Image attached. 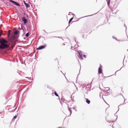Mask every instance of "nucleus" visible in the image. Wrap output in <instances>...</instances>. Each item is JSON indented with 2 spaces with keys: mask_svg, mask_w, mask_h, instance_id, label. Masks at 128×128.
<instances>
[{
  "mask_svg": "<svg viewBox=\"0 0 128 128\" xmlns=\"http://www.w3.org/2000/svg\"><path fill=\"white\" fill-rule=\"evenodd\" d=\"M86 102L87 103H88V104H89L90 103V100H89L88 98L86 99Z\"/></svg>",
  "mask_w": 128,
  "mask_h": 128,
  "instance_id": "1a4fd4ad",
  "label": "nucleus"
},
{
  "mask_svg": "<svg viewBox=\"0 0 128 128\" xmlns=\"http://www.w3.org/2000/svg\"><path fill=\"white\" fill-rule=\"evenodd\" d=\"M73 18H72L70 19V20H72L73 19Z\"/></svg>",
  "mask_w": 128,
  "mask_h": 128,
  "instance_id": "aec40b11",
  "label": "nucleus"
},
{
  "mask_svg": "<svg viewBox=\"0 0 128 128\" xmlns=\"http://www.w3.org/2000/svg\"><path fill=\"white\" fill-rule=\"evenodd\" d=\"M110 2L109 0L108 1V4H110Z\"/></svg>",
  "mask_w": 128,
  "mask_h": 128,
  "instance_id": "a211bd4d",
  "label": "nucleus"
},
{
  "mask_svg": "<svg viewBox=\"0 0 128 128\" xmlns=\"http://www.w3.org/2000/svg\"><path fill=\"white\" fill-rule=\"evenodd\" d=\"M78 54H79V56H80V58L82 59H83L84 58H83V56H82V52H81V51H78Z\"/></svg>",
  "mask_w": 128,
  "mask_h": 128,
  "instance_id": "423d86ee",
  "label": "nucleus"
},
{
  "mask_svg": "<svg viewBox=\"0 0 128 128\" xmlns=\"http://www.w3.org/2000/svg\"><path fill=\"white\" fill-rule=\"evenodd\" d=\"M18 116V115H16V114L15 116H14V119H16L17 117V116Z\"/></svg>",
  "mask_w": 128,
  "mask_h": 128,
  "instance_id": "f8f14e48",
  "label": "nucleus"
},
{
  "mask_svg": "<svg viewBox=\"0 0 128 128\" xmlns=\"http://www.w3.org/2000/svg\"><path fill=\"white\" fill-rule=\"evenodd\" d=\"M19 31L18 30L14 32V34L15 35H16L17 34H19Z\"/></svg>",
  "mask_w": 128,
  "mask_h": 128,
  "instance_id": "0eeeda50",
  "label": "nucleus"
},
{
  "mask_svg": "<svg viewBox=\"0 0 128 128\" xmlns=\"http://www.w3.org/2000/svg\"><path fill=\"white\" fill-rule=\"evenodd\" d=\"M0 43H4L7 44L8 43L7 41L5 40L3 38H2L0 39Z\"/></svg>",
  "mask_w": 128,
  "mask_h": 128,
  "instance_id": "f03ea898",
  "label": "nucleus"
},
{
  "mask_svg": "<svg viewBox=\"0 0 128 128\" xmlns=\"http://www.w3.org/2000/svg\"><path fill=\"white\" fill-rule=\"evenodd\" d=\"M10 34H8V37H9Z\"/></svg>",
  "mask_w": 128,
  "mask_h": 128,
  "instance_id": "4be33fe9",
  "label": "nucleus"
},
{
  "mask_svg": "<svg viewBox=\"0 0 128 128\" xmlns=\"http://www.w3.org/2000/svg\"><path fill=\"white\" fill-rule=\"evenodd\" d=\"M108 88V90H109V88Z\"/></svg>",
  "mask_w": 128,
  "mask_h": 128,
  "instance_id": "393cba45",
  "label": "nucleus"
},
{
  "mask_svg": "<svg viewBox=\"0 0 128 128\" xmlns=\"http://www.w3.org/2000/svg\"><path fill=\"white\" fill-rule=\"evenodd\" d=\"M10 30H9L8 31V34H10Z\"/></svg>",
  "mask_w": 128,
  "mask_h": 128,
  "instance_id": "dca6fc26",
  "label": "nucleus"
},
{
  "mask_svg": "<svg viewBox=\"0 0 128 128\" xmlns=\"http://www.w3.org/2000/svg\"><path fill=\"white\" fill-rule=\"evenodd\" d=\"M46 46H41L39 47L38 48H37V50H40L43 49L45 48Z\"/></svg>",
  "mask_w": 128,
  "mask_h": 128,
  "instance_id": "7ed1b4c3",
  "label": "nucleus"
},
{
  "mask_svg": "<svg viewBox=\"0 0 128 128\" xmlns=\"http://www.w3.org/2000/svg\"><path fill=\"white\" fill-rule=\"evenodd\" d=\"M10 1L14 4L15 2L12 0H10Z\"/></svg>",
  "mask_w": 128,
  "mask_h": 128,
  "instance_id": "4468645a",
  "label": "nucleus"
},
{
  "mask_svg": "<svg viewBox=\"0 0 128 128\" xmlns=\"http://www.w3.org/2000/svg\"><path fill=\"white\" fill-rule=\"evenodd\" d=\"M102 67V66L101 65L100 66V67L98 69V73L100 74H101L102 73V70L101 69V68Z\"/></svg>",
  "mask_w": 128,
  "mask_h": 128,
  "instance_id": "20e7f679",
  "label": "nucleus"
},
{
  "mask_svg": "<svg viewBox=\"0 0 128 128\" xmlns=\"http://www.w3.org/2000/svg\"><path fill=\"white\" fill-rule=\"evenodd\" d=\"M72 21V20H71L70 19L69 22V23H68L69 24H70L71 22Z\"/></svg>",
  "mask_w": 128,
  "mask_h": 128,
  "instance_id": "f3484780",
  "label": "nucleus"
},
{
  "mask_svg": "<svg viewBox=\"0 0 128 128\" xmlns=\"http://www.w3.org/2000/svg\"><path fill=\"white\" fill-rule=\"evenodd\" d=\"M54 94L56 96H58V95L57 94V93H56V92L55 91L54 92Z\"/></svg>",
  "mask_w": 128,
  "mask_h": 128,
  "instance_id": "9b49d317",
  "label": "nucleus"
},
{
  "mask_svg": "<svg viewBox=\"0 0 128 128\" xmlns=\"http://www.w3.org/2000/svg\"><path fill=\"white\" fill-rule=\"evenodd\" d=\"M22 20L24 22L25 24L26 23L28 22L27 20L24 17H23L22 18Z\"/></svg>",
  "mask_w": 128,
  "mask_h": 128,
  "instance_id": "39448f33",
  "label": "nucleus"
},
{
  "mask_svg": "<svg viewBox=\"0 0 128 128\" xmlns=\"http://www.w3.org/2000/svg\"><path fill=\"white\" fill-rule=\"evenodd\" d=\"M25 5L26 6V7L27 8L29 7V6H30V5L29 4H28L26 3V4H25Z\"/></svg>",
  "mask_w": 128,
  "mask_h": 128,
  "instance_id": "6e6552de",
  "label": "nucleus"
},
{
  "mask_svg": "<svg viewBox=\"0 0 128 128\" xmlns=\"http://www.w3.org/2000/svg\"><path fill=\"white\" fill-rule=\"evenodd\" d=\"M0 42H1V41H0Z\"/></svg>",
  "mask_w": 128,
  "mask_h": 128,
  "instance_id": "a878e982",
  "label": "nucleus"
},
{
  "mask_svg": "<svg viewBox=\"0 0 128 128\" xmlns=\"http://www.w3.org/2000/svg\"><path fill=\"white\" fill-rule=\"evenodd\" d=\"M29 36V34L28 33H27L26 34V37H28Z\"/></svg>",
  "mask_w": 128,
  "mask_h": 128,
  "instance_id": "2eb2a0df",
  "label": "nucleus"
},
{
  "mask_svg": "<svg viewBox=\"0 0 128 128\" xmlns=\"http://www.w3.org/2000/svg\"><path fill=\"white\" fill-rule=\"evenodd\" d=\"M24 4H26V3L25 2V1H24Z\"/></svg>",
  "mask_w": 128,
  "mask_h": 128,
  "instance_id": "412c9836",
  "label": "nucleus"
},
{
  "mask_svg": "<svg viewBox=\"0 0 128 128\" xmlns=\"http://www.w3.org/2000/svg\"><path fill=\"white\" fill-rule=\"evenodd\" d=\"M13 38H16V37L15 38V37H14V36H13Z\"/></svg>",
  "mask_w": 128,
  "mask_h": 128,
  "instance_id": "b1692460",
  "label": "nucleus"
},
{
  "mask_svg": "<svg viewBox=\"0 0 128 128\" xmlns=\"http://www.w3.org/2000/svg\"><path fill=\"white\" fill-rule=\"evenodd\" d=\"M14 4H15L16 5L18 6H20V4L18 2H15L14 3Z\"/></svg>",
  "mask_w": 128,
  "mask_h": 128,
  "instance_id": "9d476101",
  "label": "nucleus"
},
{
  "mask_svg": "<svg viewBox=\"0 0 128 128\" xmlns=\"http://www.w3.org/2000/svg\"><path fill=\"white\" fill-rule=\"evenodd\" d=\"M83 56L85 58H86V56L85 55H84Z\"/></svg>",
  "mask_w": 128,
  "mask_h": 128,
  "instance_id": "6ab92c4d",
  "label": "nucleus"
},
{
  "mask_svg": "<svg viewBox=\"0 0 128 128\" xmlns=\"http://www.w3.org/2000/svg\"><path fill=\"white\" fill-rule=\"evenodd\" d=\"M68 110L70 111V114L71 115V114L72 113V111L69 108H68Z\"/></svg>",
  "mask_w": 128,
  "mask_h": 128,
  "instance_id": "ddd939ff",
  "label": "nucleus"
},
{
  "mask_svg": "<svg viewBox=\"0 0 128 128\" xmlns=\"http://www.w3.org/2000/svg\"><path fill=\"white\" fill-rule=\"evenodd\" d=\"M1 46L0 47V49H4L8 48L9 46L7 44L4 43H1Z\"/></svg>",
  "mask_w": 128,
  "mask_h": 128,
  "instance_id": "f257e3e1",
  "label": "nucleus"
},
{
  "mask_svg": "<svg viewBox=\"0 0 128 128\" xmlns=\"http://www.w3.org/2000/svg\"><path fill=\"white\" fill-rule=\"evenodd\" d=\"M2 34V33L0 32V37Z\"/></svg>",
  "mask_w": 128,
  "mask_h": 128,
  "instance_id": "5701e85b",
  "label": "nucleus"
}]
</instances>
